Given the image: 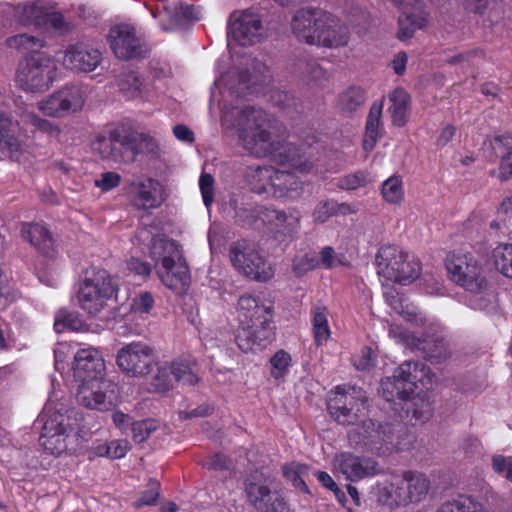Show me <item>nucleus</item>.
Listing matches in <instances>:
<instances>
[{
    "mask_svg": "<svg viewBox=\"0 0 512 512\" xmlns=\"http://www.w3.org/2000/svg\"><path fill=\"white\" fill-rule=\"evenodd\" d=\"M228 258L241 275L258 282H267L275 273L272 264L257 245L247 239H238L229 245Z\"/></svg>",
    "mask_w": 512,
    "mask_h": 512,
    "instance_id": "nucleus-9",
    "label": "nucleus"
},
{
    "mask_svg": "<svg viewBox=\"0 0 512 512\" xmlns=\"http://www.w3.org/2000/svg\"><path fill=\"white\" fill-rule=\"evenodd\" d=\"M366 92L360 86H350L342 91L337 100V106L342 113L351 115L366 102Z\"/></svg>",
    "mask_w": 512,
    "mask_h": 512,
    "instance_id": "nucleus-36",
    "label": "nucleus"
},
{
    "mask_svg": "<svg viewBox=\"0 0 512 512\" xmlns=\"http://www.w3.org/2000/svg\"><path fill=\"white\" fill-rule=\"evenodd\" d=\"M451 279L466 290L477 293L486 285L482 267L471 253L452 252L446 257Z\"/></svg>",
    "mask_w": 512,
    "mask_h": 512,
    "instance_id": "nucleus-12",
    "label": "nucleus"
},
{
    "mask_svg": "<svg viewBox=\"0 0 512 512\" xmlns=\"http://www.w3.org/2000/svg\"><path fill=\"white\" fill-rule=\"evenodd\" d=\"M336 472L342 474L346 480L359 481L381 472L376 460L370 457H360L349 452L336 455L334 459Z\"/></svg>",
    "mask_w": 512,
    "mask_h": 512,
    "instance_id": "nucleus-16",
    "label": "nucleus"
},
{
    "mask_svg": "<svg viewBox=\"0 0 512 512\" xmlns=\"http://www.w3.org/2000/svg\"><path fill=\"white\" fill-rule=\"evenodd\" d=\"M491 461L493 471L512 482V457L495 454Z\"/></svg>",
    "mask_w": 512,
    "mask_h": 512,
    "instance_id": "nucleus-59",
    "label": "nucleus"
},
{
    "mask_svg": "<svg viewBox=\"0 0 512 512\" xmlns=\"http://www.w3.org/2000/svg\"><path fill=\"white\" fill-rule=\"evenodd\" d=\"M154 307V298L148 291L140 292L132 300L131 311L135 314H150Z\"/></svg>",
    "mask_w": 512,
    "mask_h": 512,
    "instance_id": "nucleus-57",
    "label": "nucleus"
},
{
    "mask_svg": "<svg viewBox=\"0 0 512 512\" xmlns=\"http://www.w3.org/2000/svg\"><path fill=\"white\" fill-rule=\"evenodd\" d=\"M234 118L241 146L256 157H270L280 166H288L300 172H307L312 163L296 145L287 142L286 128L273 124L261 108L245 106L226 113L224 121Z\"/></svg>",
    "mask_w": 512,
    "mask_h": 512,
    "instance_id": "nucleus-1",
    "label": "nucleus"
},
{
    "mask_svg": "<svg viewBox=\"0 0 512 512\" xmlns=\"http://www.w3.org/2000/svg\"><path fill=\"white\" fill-rule=\"evenodd\" d=\"M475 58L483 59L484 58V52L481 49H472L463 53H459L455 56H452L448 58L446 61L447 63L451 65L456 64H467V65H474L475 64Z\"/></svg>",
    "mask_w": 512,
    "mask_h": 512,
    "instance_id": "nucleus-63",
    "label": "nucleus"
},
{
    "mask_svg": "<svg viewBox=\"0 0 512 512\" xmlns=\"http://www.w3.org/2000/svg\"><path fill=\"white\" fill-rule=\"evenodd\" d=\"M109 44L115 56L123 60L145 58L150 52L144 39L137 34L136 28L126 23L110 29Z\"/></svg>",
    "mask_w": 512,
    "mask_h": 512,
    "instance_id": "nucleus-14",
    "label": "nucleus"
},
{
    "mask_svg": "<svg viewBox=\"0 0 512 512\" xmlns=\"http://www.w3.org/2000/svg\"><path fill=\"white\" fill-rule=\"evenodd\" d=\"M307 467L298 463L285 464L282 467L283 475L287 480L291 481L296 489L301 490L304 493L309 494L307 484L303 480L302 476L306 472Z\"/></svg>",
    "mask_w": 512,
    "mask_h": 512,
    "instance_id": "nucleus-52",
    "label": "nucleus"
},
{
    "mask_svg": "<svg viewBox=\"0 0 512 512\" xmlns=\"http://www.w3.org/2000/svg\"><path fill=\"white\" fill-rule=\"evenodd\" d=\"M245 492L250 504L258 512H287V503L277 491L274 479L255 472L245 480Z\"/></svg>",
    "mask_w": 512,
    "mask_h": 512,
    "instance_id": "nucleus-11",
    "label": "nucleus"
},
{
    "mask_svg": "<svg viewBox=\"0 0 512 512\" xmlns=\"http://www.w3.org/2000/svg\"><path fill=\"white\" fill-rule=\"evenodd\" d=\"M405 251L396 245H383L379 248L375 263L378 268V274L384 278H388L393 275L395 271H398V265L402 257H404Z\"/></svg>",
    "mask_w": 512,
    "mask_h": 512,
    "instance_id": "nucleus-30",
    "label": "nucleus"
},
{
    "mask_svg": "<svg viewBox=\"0 0 512 512\" xmlns=\"http://www.w3.org/2000/svg\"><path fill=\"white\" fill-rule=\"evenodd\" d=\"M25 121L44 133L51 136H57L60 133V129L57 125L52 122L41 118L37 114L30 112L25 115Z\"/></svg>",
    "mask_w": 512,
    "mask_h": 512,
    "instance_id": "nucleus-58",
    "label": "nucleus"
},
{
    "mask_svg": "<svg viewBox=\"0 0 512 512\" xmlns=\"http://www.w3.org/2000/svg\"><path fill=\"white\" fill-rule=\"evenodd\" d=\"M359 423L347 435L349 444L354 449L378 455H389L400 449L392 425L382 424L373 419H362Z\"/></svg>",
    "mask_w": 512,
    "mask_h": 512,
    "instance_id": "nucleus-8",
    "label": "nucleus"
},
{
    "mask_svg": "<svg viewBox=\"0 0 512 512\" xmlns=\"http://www.w3.org/2000/svg\"><path fill=\"white\" fill-rule=\"evenodd\" d=\"M73 413L66 404L49 400L37 421L42 423V431H74Z\"/></svg>",
    "mask_w": 512,
    "mask_h": 512,
    "instance_id": "nucleus-22",
    "label": "nucleus"
},
{
    "mask_svg": "<svg viewBox=\"0 0 512 512\" xmlns=\"http://www.w3.org/2000/svg\"><path fill=\"white\" fill-rule=\"evenodd\" d=\"M436 512H485L483 505L471 497L460 496L443 503Z\"/></svg>",
    "mask_w": 512,
    "mask_h": 512,
    "instance_id": "nucleus-46",
    "label": "nucleus"
},
{
    "mask_svg": "<svg viewBox=\"0 0 512 512\" xmlns=\"http://www.w3.org/2000/svg\"><path fill=\"white\" fill-rule=\"evenodd\" d=\"M170 18V25H162V30L171 31L175 27L182 26L186 21H195L198 17L195 15L194 7L189 4L179 3L173 12L167 11Z\"/></svg>",
    "mask_w": 512,
    "mask_h": 512,
    "instance_id": "nucleus-47",
    "label": "nucleus"
},
{
    "mask_svg": "<svg viewBox=\"0 0 512 512\" xmlns=\"http://www.w3.org/2000/svg\"><path fill=\"white\" fill-rule=\"evenodd\" d=\"M398 271L399 272L395 271V273L390 275L387 279L406 285L420 276L421 264L413 255L405 252L404 257H402L399 262Z\"/></svg>",
    "mask_w": 512,
    "mask_h": 512,
    "instance_id": "nucleus-35",
    "label": "nucleus"
},
{
    "mask_svg": "<svg viewBox=\"0 0 512 512\" xmlns=\"http://www.w3.org/2000/svg\"><path fill=\"white\" fill-rule=\"evenodd\" d=\"M273 166L248 167L245 178L251 191L257 194L268 195L271 186Z\"/></svg>",
    "mask_w": 512,
    "mask_h": 512,
    "instance_id": "nucleus-34",
    "label": "nucleus"
},
{
    "mask_svg": "<svg viewBox=\"0 0 512 512\" xmlns=\"http://www.w3.org/2000/svg\"><path fill=\"white\" fill-rule=\"evenodd\" d=\"M328 315L327 307L322 304H317L311 309V324L314 341L317 346L324 345L331 337Z\"/></svg>",
    "mask_w": 512,
    "mask_h": 512,
    "instance_id": "nucleus-32",
    "label": "nucleus"
},
{
    "mask_svg": "<svg viewBox=\"0 0 512 512\" xmlns=\"http://www.w3.org/2000/svg\"><path fill=\"white\" fill-rule=\"evenodd\" d=\"M158 182L146 179L139 183L134 202L139 209L148 210L158 207L161 203L157 197Z\"/></svg>",
    "mask_w": 512,
    "mask_h": 512,
    "instance_id": "nucleus-39",
    "label": "nucleus"
},
{
    "mask_svg": "<svg viewBox=\"0 0 512 512\" xmlns=\"http://www.w3.org/2000/svg\"><path fill=\"white\" fill-rule=\"evenodd\" d=\"M383 100L372 103L365 123V134L363 148L365 151H372L375 147L382 130Z\"/></svg>",
    "mask_w": 512,
    "mask_h": 512,
    "instance_id": "nucleus-29",
    "label": "nucleus"
},
{
    "mask_svg": "<svg viewBox=\"0 0 512 512\" xmlns=\"http://www.w3.org/2000/svg\"><path fill=\"white\" fill-rule=\"evenodd\" d=\"M430 489V480L422 472L415 470L392 474L383 487L382 497L389 506H407L424 500Z\"/></svg>",
    "mask_w": 512,
    "mask_h": 512,
    "instance_id": "nucleus-7",
    "label": "nucleus"
},
{
    "mask_svg": "<svg viewBox=\"0 0 512 512\" xmlns=\"http://www.w3.org/2000/svg\"><path fill=\"white\" fill-rule=\"evenodd\" d=\"M117 292V283L105 269L90 267L82 273L76 298L82 310L90 315H98L108 301L116 298Z\"/></svg>",
    "mask_w": 512,
    "mask_h": 512,
    "instance_id": "nucleus-6",
    "label": "nucleus"
},
{
    "mask_svg": "<svg viewBox=\"0 0 512 512\" xmlns=\"http://www.w3.org/2000/svg\"><path fill=\"white\" fill-rule=\"evenodd\" d=\"M323 20L324 24L317 46L335 48L346 45L349 40L348 27L330 13L324 12Z\"/></svg>",
    "mask_w": 512,
    "mask_h": 512,
    "instance_id": "nucleus-26",
    "label": "nucleus"
},
{
    "mask_svg": "<svg viewBox=\"0 0 512 512\" xmlns=\"http://www.w3.org/2000/svg\"><path fill=\"white\" fill-rule=\"evenodd\" d=\"M10 117L0 114V151L13 161H19L27 149L26 143L15 134Z\"/></svg>",
    "mask_w": 512,
    "mask_h": 512,
    "instance_id": "nucleus-24",
    "label": "nucleus"
},
{
    "mask_svg": "<svg viewBox=\"0 0 512 512\" xmlns=\"http://www.w3.org/2000/svg\"><path fill=\"white\" fill-rule=\"evenodd\" d=\"M426 22L423 12H405L398 19V38L401 41L410 39L417 30L425 26Z\"/></svg>",
    "mask_w": 512,
    "mask_h": 512,
    "instance_id": "nucleus-40",
    "label": "nucleus"
},
{
    "mask_svg": "<svg viewBox=\"0 0 512 512\" xmlns=\"http://www.w3.org/2000/svg\"><path fill=\"white\" fill-rule=\"evenodd\" d=\"M337 208L338 203L334 200H326L320 202L313 212L314 221L318 223H324L331 216L337 214Z\"/></svg>",
    "mask_w": 512,
    "mask_h": 512,
    "instance_id": "nucleus-60",
    "label": "nucleus"
},
{
    "mask_svg": "<svg viewBox=\"0 0 512 512\" xmlns=\"http://www.w3.org/2000/svg\"><path fill=\"white\" fill-rule=\"evenodd\" d=\"M38 108L50 117H63L69 113L65 104V98H62L60 91L39 102Z\"/></svg>",
    "mask_w": 512,
    "mask_h": 512,
    "instance_id": "nucleus-50",
    "label": "nucleus"
},
{
    "mask_svg": "<svg viewBox=\"0 0 512 512\" xmlns=\"http://www.w3.org/2000/svg\"><path fill=\"white\" fill-rule=\"evenodd\" d=\"M170 370L175 380L182 385L194 386L200 380L197 363L190 357L174 360Z\"/></svg>",
    "mask_w": 512,
    "mask_h": 512,
    "instance_id": "nucleus-31",
    "label": "nucleus"
},
{
    "mask_svg": "<svg viewBox=\"0 0 512 512\" xmlns=\"http://www.w3.org/2000/svg\"><path fill=\"white\" fill-rule=\"evenodd\" d=\"M434 374L430 368L420 361H405L400 364L393 373L381 382L382 396L388 402L400 400L401 407L411 418L420 423L427 422L433 415V401L427 393H417L415 390L421 386L429 390L433 384Z\"/></svg>",
    "mask_w": 512,
    "mask_h": 512,
    "instance_id": "nucleus-2",
    "label": "nucleus"
},
{
    "mask_svg": "<svg viewBox=\"0 0 512 512\" xmlns=\"http://www.w3.org/2000/svg\"><path fill=\"white\" fill-rule=\"evenodd\" d=\"M366 393L355 386H337L328 401L331 417L340 425H357L368 412Z\"/></svg>",
    "mask_w": 512,
    "mask_h": 512,
    "instance_id": "nucleus-10",
    "label": "nucleus"
},
{
    "mask_svg": "<svg viewBox=\"0 0 512 512\" xmlns=\"http://www.w3.org/2000/svg\"><path fill=\"white\" fill-rule=\"evenodd\" d=\"M149 256L155 262L162 283L170 289H183L190 280L189 268L180 246L164 236L153 237Z\"/></svg>",
    "mask_w": 512,
    "mask_h": 512,
    "instance_id": "nucleus-5",
    "label": "nucleus"
},
{
    "mask_svg": "<svg viewBox=\"0 0 512 512\" xmlns=\"http://www.w3.org/2000/svg\"><path fill=\"white\" fill-rule=\"evenodd\" d=\"M160 487L161 485L157 480L150 479L141 497L135 502V507L140 508L142 506L156 504L160 496Z\"/></svg>",
    "mask_w": 512,
    "mask_h": 512,
    "instance_id": "nucleus-56",
    "label": "nucleus"
},
{
    "mask_svg": "<svg viewBox=\"0 0 512 512\" xmlns=\"http://www.w3.org/2000/svg\"><path fill=\"white\" fill-rule=\"evenodd\" d=\"M302 192V182L292 172L273 167L268 196L275 198H297Z\"/></svg>",
    "mask_w": 512,
    "mask_h": 512,
    "instance_id": "nucleus-25",
    "label": "nucleus"
},
{
    "mask_svg": "<svg viewBox=\"0 0 512 512\" xmlns=\"http://www.w3.org/2000/svg\"><path fill=\"white\" fill-rule=\"evenodd\" d=\"M105 363L98 350L92 347L79 349L74 356L73 372L82 383L104 378Z\"/></svg>",
    "mask_w": 512,
    "mask_h": 512,
    "instance_id": "nucleus-20",
    "label": "nucleus"
},
{
    "mask_svg": "<svg viewBox=\"0 0 512 512\" xmlns=\"http://www.w3.org/2000/svg\"><path fill=\"white\" fill-rule=\"evenodd\" d=\"M111 136L123 155L122 163L133 162L138 154L153 151L156 147L152 137L125 128L112 129Z\"/></svg>",
    "mask_w": 512,
    "mask_h": 512,
    "instance_id": "nucleus-18",
    "label": "nucleus"
},
{
    "mask_svg": "<svg viewBox=\"0 0 512 512\" xmlns=\"http://www.w3.org/2000/svg\"><path fill=\"white\" fill-rule=\"evenodd\" d=\"M406 344L421 351L432 364H438L450 357V350L440 336H427L423 339L406 332L401 333Z\"/></svg>",
    "mask_w": 512,
    "mask_h": 512,
    "instance_id": "nucleus-23",
    "label": "nucleus"
},
{
    "mask_svg": "<svg viewBox=\"0 0 512 512\" xmlns=\"http://www.w3.org/2000/svg\"><path fill=\"white\" fill-rule=\"evenodd\" d=\"M253 69V73L246 70L239 74L238 87H231V93L236 94L238 97L245 96L256 91V87L264 84L270 77L268 67L259 61H253Z\"/></svg>",
    "mask_w": 512,
    "mask_h": 512,
    "instance_id": "nucleus-28",
    "label": "nucleus"
},
{
    "mask_svg": "<svg viewBox=\"0 0 512 512\" xmlns=\"http://www.w3.org/2000/svg\"><path fill=\"white\" fill-rule=\"evenodd\" d=\"M68 112H77L82 109L85 103V89L79 84H68L59 90Z\"/></svg>",
    "mask_w": 512,
    "mask_h": 512,
    "instance_id": "nucleus-45",
    "label": "nucleus"
},
{
    "mask_svg": "<svg viewBox=\"0 0 512 512\" xmlns=\"http://www.w3.org/2000/svg\"><path fill=\"white\" fill-rule=\"evenodd\" d=\"M6 44L10 48L31 53L18 66L16 82L19 87L29 92L48 90L56 79L57 66L53 57L39 52L44 41L28 34H18L9 37Z\"/></svg>",
    "mask_w": 512,
    "mask_h": 512,
    "instance_id": "nucleus-3",
    "label": "nucleus"
},
{
    "mask_svg": "<svg viewBox=\"0 0 512 512\" xmlns=\"http://www.w3.org/2000/svg\"><path fill=\"white\" fill-rule=\"evenodd\" d=\"M159 423L154 419H145L131 424L132 438L136 443L145 441L158 429Z\"/></svg>",
    "mask_w": 512,
    "mask_h": 512,
    "instance_id": "nucleus-53",
    "label": "nucleus"
},
{
    "mask_svg": "<svg viewBox=\"0 0 512 512\" xmlns=\"http://www.w3.org/2000/svg\"><path fill=\"white\" fill-rule=\"evenodd\" d=\"M115 393L116 385L111 380L100 378L82 383L78 388L77 399L87 408L106 411L112 407Z\"/></svg>",
    "mask_w": 512,
    "mask_h": 512,
    "instance_id": "nucleus-15",
    "label": "nucleus"
},
{
    "mask_svg": "<svg viewBox=\"0 0 512 512\" xmlns=\"http://www.w3.org/2000/svg\"><path fill=\"white\" fill-rule=\"evenodd\" d=\"M370 181L369 174L365 171H358L345 176L340 181V187L347 190H354L365 186Z\"/></svg>",
    "mask_w": 512,
    "mask_h": 512,
    "instance_id": "nucleus-61",
    "label": "nucleus"
},
{
    "mask_svg": "<svg viewBox=\"0 0 512 512\" xmlns=\"http://www.w3.org/2000/svg\"><path fill=\"white\" fill-rule=\"evenodd\" d=\"M261 31L260 16L250 11H244L230 23L228 37H232L241 46H248L260 41Z\"/></svg>",
    "mask_w": 512,
    "mask_h": 512,
    "instance_id": "nucleus-21",
    "label": "nucleus"
},
{
    "mask_svg": "<svg viewBox=\"0 0 512 512\" xmlns=\"http://www.w3.org/2000/svg\"><path fill=\"white\" fill-rule=\"evenodd\" d=\"M267 217L268 221L284 235H290L300 227L301 216L297 211L287 213L281 210H271Z\"/></svg>",
    "mask_w": 512,
    "mask_h": 512,
    "instance_id": "nucleus-38",
    "label": "nucleus"
},
{
    "mask_svg": "<svg viewBox=\"0 0 512 512\" xmlns=\"http://www.w3.org/2000/svg\"><path fill=\"white\" fill-rule=\"evenodd\" d=\"M319 266V259L316 255L302 254L293 259L292 270L296 276H302Z\"/></svg>",
    "mask_w": 512,
    "mask_h": 512,
    "instance_id": "nucleus-54",
    "label": "nucleus"
},
{
    "mask_svg": "<svg viewBox=\"0 0 512 512\" xmlns=\"http://www.w3.org/2000/svg\"><path fill=\"white\" fill-rule=\"evenodd\" d=\"M119 91L128 99L140 97L143 93V79L134 71L121 73L116 80Z\"/></svg>",
    "mask_w": 512,
    "mask_h": 512,
    "instance_id": "nucleus-41",
    "label": "nucleus"
},
{
    "mask_svg": "<svg viewBox=\"0 0 512 512\" xmlns=\"http://www.w3.org/2000/svg\"><path fill=\"white\" fill-rule=\"evenodd\" d=\"M381 194L390 204H398L404 198L403 181L400 176L393 175L385 180L381 187Z\"/></svg>",
    "mask_w": 512,
    "mask_h": 512,
    "instance_id": "nucleus-48",
    "label": "nucleus"
},
{
    "mask_svg": "<svg viewBox=\"0 0 512 512\" xmlns=\"http://www.w3.org/2000/svg\"><path fill=\"white\" fill-rule=\"evenodd\" d=\"M54 326L58 332H61L66 328L77 331L81 328L82 321L75 313L59 311L56 315Z\"/></svg>",
    "mask_w": 512,
    "mask_h": 512,
    "instance_id": "nucleus-55",
    "label": "nucleus"
},
{
    "mask_svg": "<svg viewBox=\"0 0 512 512\" xmlns=\"http://www.w3.org/2000/svg\"><path fill=\"white\" fill-rule=\"evenodd\" d=\"M214 179L210 174H202L199 179L203 202L209 208L214 201Z\"/></svg>",
    "mask_w": 512,
    "mask_h": 512,
    "instance_id": "nucleus-62",
    "label": "nucleus"
},
{
    "mask_svg": "<svg viewBox=\"0 0 512 512\" xmlns=\"http://www.w3.org/2000/svg\"><path fill=\"white\" fill-rule=\"evenodd\" d=\"M102 61V53L87 44L68 45L63 51L62 65L74 72L89 73L94 71Z\"/></svg>",
    "mask_w": 512,
    "mask_h": 512,
    "instance_id": "nucleus-19",
    "label": "nucleus"
},
{
    "mask_svg": "<svg viewBox=\"0 0 512 512\" xmlns=\"http://www.w3.org/2000/svg\"><path fill=\"white\" fill-rule=\"evenodd\" d=\"M92 150L98 154L103 160H110L116 163H122L123 155L116 146V142L112 139L111 130L108 136H98L92 143Z\"/></svg>",
    "mask_w": 512,
    "mask_h": 512,
    "instance_id": "nucleus-42",
    "label": "nucleus"
},
{
    "mask_svg": "<svg viewBox=\"0 0 512 512\" xmlns=\"http://www.w3.org/2000/svg\"><path fill=\"white\" fill-rule=\"evenodd\" d=\"M72 433L73 431H42L39 441L47 452L59 456L67 451Z\"/></svg>",
    "mask_w": 512,
    "mask_h": 512,
    "instance_id": "nucleus-37",
    "label": "nucleus"
},
{
    "mask_svg": "<svg viewBox=\"0 0 512 512\" xmlns=\"http://www.w3.org/2000/svg\"><path fill=\"white\" fill-rule=\"evenodd\" d=\"M496 269L505 277L512 278V244H504L493 250Z\"/></svg>",
    "mask_w": 512,
    "mask_h": 512,
    "instance_id": "nucleus-49",
    "label": "nucleus"
},
{
    "mask_svg": "<svg viewBox=\"0 0 512 512\" xmlns=\"http://www.w3.org/2000/svg\"><path fill=\"white\" fill-rule=\"evenodd\" d=\"M323 16L324 11L316 8L298 10L291 22L293 34L300 42L317 46L324 24Z\"/></svg>",
    "mask_w": 512,
    "mask_h": 512,
    "instance_id": "nucleus-17",
    "label": "nucleus"
},
{
    "mask_svg": "<svg viewBox=\"0 0 512 512\" xmlns=\"http://www.w3.org/2000/svg\"><path fill=\"white\" fill-rule=\"evenodd\" d=\"M155 359L151 346L142 341H134L118 350L116 364L124 374L139 378L152 372Z\"/></svg>",
    "mask_w": 512,
    "mask_h": 512,
    "instance_id": "nucleus-13",
    "label": "nucleus"
},
{
    "mask_svg": "<svg viewBox=\"0 0 512 512\" xmlns=\"http://www.w3.org/2000/svg\"><path fill=\"white\" fill-rule=\"evenodd\" d=\"M353 361L357 370H367L371 368L375 364V357L372 349L369 347H363L360 350V353L354 357Z\"/></svg>",
    "mask_w": 512,
    "mask_h": 512,
    "instance_id": "nucleus-64",
    "label": "nucleus"
},
{
    "mask_svg": "<svg viewBox=\"0 0 512 512\" xmlns=\"http://www.w3.org/2000/svg\"><path fill=\"white\" fill-rule=\"evenodd\" d=\"M21 235L44 255L51 256L55 250V243L49 230L38 223H23Z\"/></svg>",
    "mask_w": 512,
    "mask_h": 512,
    "instance_id": "nucleus-27",
    "label": "nucleus"
},
{
    "mask_svg": "<svg viewBox=\"0 0 512 512\" xmlns=\"http://www.w3.org/2000/svg\"><path fill=\"white\" fill-rule=\"evenodd\" d=\"M389 100L391 101V106L388 110L391 114L393 125L398 127L404 126L408 120L411 100L409 94L404 89L398 88L389 95Z\"/></svg>",
    "mask_w": 512,
    "mask_h": 512,
    "instance_id": "nucleus-33",
    "label": "nucleus"
},
{
    "mask_svg": "<svg viewBox=\"0 0 512 512\" xmlns=\"http://www.w3.org/2000/svg\"><path fill=\"white\" fill-rule=\"evenodd\" d=\"M270 374L271 376L278 380L284 378L289 372V368L292 365V357L291 355L283 350H278L271 358H270Z\"/></svg>",
    "mask_w": 512,
    "mask_h": 512,
    "instance_id": "nucleus-51",
    "label": "nucleus"
},
{
    "mask_svg": "<svg viewBox=\"0 0 512 512\" xmlns=\"http://www.w3.org/2000/svg\"><path fill=\"white\" fill-rule=\"evenodd\" d=\"M239 328L236 343L243 352L265 348L272 340L273 307L260 297L244 294L237 302Z\"/></svg>",
    "mask_w": 512,
    "mask_h": 512,
    "instance_id": "nucleus-4",
    "label": "nucleus"
},
{
    "mask_svg": "<svg viewBox=\"0 0 512 512\" xmlns=\"http://www.w3.org/2000/svg\"><path fill=\"white\" fill-rule=\"evenodd\" d=\"M297 70L305 81L312 82L315 85L323 84L330 77L328 71L315 59L300 60L297 64Z\"/></svg>",
    "mask_w": 512,
    "mask_h": 512,
    "instance_id": "nucleus-44",
    "label": "nucleus"
},
{
    "mask_svg": "<svg viewBox=\"0 0 512 512\" xmlns=\"http://www.w3.org/2000/svg\"><path fill=\"white\" fill-rule=\"evenodd\" d=\"M270 101L275 107L279 108L291 117L302 113L303 111L301 100L294 94L287 91H273L270 95Z\"/></svg>",
    "mask_w": 512,
    "mask_h": 512,
    "instance_id": "nucleus-43",
    "label": "nucleus"
}]
</instances>
